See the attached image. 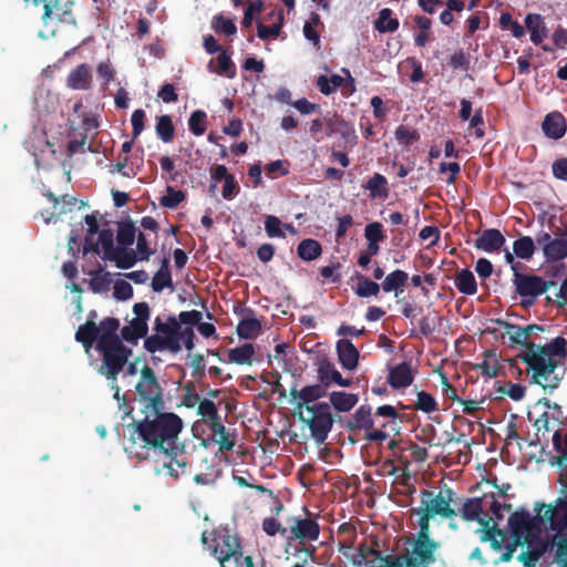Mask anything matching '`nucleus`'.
I'll return each instance as SVG.
<instances>
[{
  "label": "nucleus",
  "mask_w": 567,
  "mask_h": 567,
  "mask_svg": "<svg viewBox=\"0 0 567 567\" xmlns=\"http://www.w3.org/2000/svg\"><path fill=\"white\" fill-rule=\"evenodd\" d=\"M505 237L495 228L485 229L476 239L475 247L486 252L498 251L505 244Z\"/></svg>",
  "instance_id": "obj_24"
},
{
  "label": "nucleus",
  "mask_w": 567,
  "mask_h": 567,
  "mask_svg": "<svg viewBox=\"0 0 567 567\" xmlns=\"http://www.w3.org/2000/svg\"><path fill=\"white\" fill-rule=\"evenodd\" d=\"M113 296L117 300H127L133 297V287L125 280H118L114 285Z\"/></svg>",
  "instance_id": "obj_64"
},
{
  "label": "nucleus",
  "mask_w": 567,
  "mask_h": 567,
  "mask_svg": "<svg viewBox=\"0 0 567 567\" xmlns=\"http://www.w3.org/2000/svg\"><path fill=\"white\" fill-rule=\"evenodd\" d=\"M44 196L52 203L53 205V210L50 212V213H41V216L42 218L44 219V221L47 224H49L53 218L62 215V214H65L68 212L66 208H64V206H60V198L56 197L51 190H48L44 193Z\"/></svg>",
  "instance_id": "obj_58"
},
{
  "label": "nucleus",
  "mask_w": 567,
  "mask_h": 567,
  "mask_svg": "<svg viewBox=\"0 0 567 567\" xmlns=\"http://www.w3.org/2000/svg\"><path fill=\"white\" fill-rule=\"evenodd\" d=\"M328 391L321 385V383L306 385L302 389L298 390L296 386L290 389V398L293 403L296 410L301 412L305 408L311 406L310 403H313L321 398L327 395Z\"/></svg>",
  "instance_id": "obj_16"
},
{
  "label": "nucleus",
  "mask_w": 567,
  "mask_h": 567,
  "mask_svg": "<svg viewBox=\"0 0 567 567\" xmlns=\"http://www.w3.org/2000/svg\"><path fill=\"white\" fill-rule=\"evenodd\" d=\"M100 329L95 321L86 320L84 324H81L74 336L76 342L81 343L86 353H90L94 343H99Z\"/></svg>",
  "instance_id": "obj_22"
},
{
  "label": "nucleus",
  "mask_w": 567,
  "mask_h": 567,
  "mask_svg": "<svg viewBox=\"0 0 567 567\" xmlns=\"http://www.w3.org/2000/svg\"><path fill=\"white\" fill-rule=\"evenodd\" d=\"M107 260L114 261L120 269H130L136 264L137 254L134 249L118 246Z\"/></svg>",
  "instance_id": "obj_33"
},
{
  "label": "nucleus",
  "mask_w": 567,
  "mask_h": 567,
  "mask_svg": "<svg viewBox=\"0 0 567 567\" xmlns=\"http://www.w3.org/2000/svg\"><path fill=\"white\" fill-rule=\"evenodd\" d=\"M348 426L350 430H364L365 432L372 430L374 421L369 405H361L352 414Z\"/></svg>",
  "instance_id": "obj_28"
},
{
  "label": "nucleus",
  "mask_w": 567,
  "mask_h": 567,
  "mask_svg": "<svg viewBox=\"0 0 567 567\" xmlns=\"http://www.w3.org/2000/svg\"><path fill=\"white\" fill-rule=\"evenodd\" d=\"M481 370V373L487 378H496L499 372L497 359L494 353L486 352L485 359L482 363L476 365Z\"/></svg>",
  "instance_id": "obj_51"
},
{
  "label": "nucleus",
  "mask_w": 567,
  "mask_h": 567,
  "mask_svg": "<svg viewBox=\"0 0 567 567\" xmlns=\"http://www.w3.org/2000/svg\"><path fill=\"white\" fill-rule=\"evenodd\" d=\"M202 543L210 549L220 567H235L236 559L243 554L239 537L229 528H217L209 535L204 532Z\"/></svg>",
  "instance_id": "obj_6"
},
{
  "label": "nucleus",
  "mask_w": 567,
  "mask_h": 567,
  "mask_svg": "<svg viewBox=\"0 0 567 567\" xmlns=\"http://www.w3.org/2000/svg\"><path fill=\"white\" fill-rule=\"evenodd\" d=\"M392 10L384 8L380 10L378 18L373 22L374 29L380 33H392L399 29L400 22L392 18Z\"/></svg>",
  "instance_id": "obj_34"
},
{
  "label": "nucleus",
  "mask_w": 567,
  "mask_h": 567,
  "mask_svg": "<svg viewBox=\"0 0 567 567\" xmlns=\"http://www.w3.org/2000/svg\"><path fill=\"white\" fill-rule=\"evenodd\" d=\"M440 320L441 318L435 313H429L427 316L423 317L419 322L421 334L424 337L431 336L436 329V322Z\"/></svg>",
  "instance_id": "obj_63"
},
{
  "label": "nucleus",
  "mask_w": 567,
  "mask_h": 567,
  "mask_svg": "<svg viewBox=\"0 0 567 567\" xmlns=\"http://www.w3.org/2000/svg\"><path fill=\"white\" fill-rule=\"evenodd\" d=\"M167 461L163 462V467L167 468L168 474L174 478H178L182 474L186 472L187 460L184 453V446L177 444V450L175 454L162 453Z\"/></svg>",
  "instance_id": "obj_23"
},
{
  "label": "nucleus",
  "mask_w": 567,
  "mask_h": 567,
  "mask_svg": "<svg viewBox=\"0 0 567 567\" xmlns=\"http://www.w3.org/2000/svg\"><path fill=\"white\" fill-rule=\"evenodd\" d=\"M322 247L316 239L307 238L299 243L297 247V255L305 261H312L320 257Z\"/></svg>",
  "instance_id": "obj_38"
},
{
  "label": "nucleus",
  "mask_w": 567,
  "mask_h": 567,
  "mask_svg": "<svg viewBox=\"0 0 567 567\" xmlns=\"http://www.w3.org/2000/svg\"><path fill=\"white\" fill-rule=\"evenodd\" d=\"M394 135L398 142L404 146H409L420 140V134L416 130H410L404 125L398 126Z\"/></svg>",
  "instance_id": "obj_56"
},
{
  "label": "nucleus",
  "mask_w": 567,
  "mask_h": 567,
  "mask_svg": "<svg viewBox=\"0 0 567 567\" xmlns=\"http://www.w3.org/2000/svg\"><path fill=\"white\" fill-rule=\"evenodd\" d=\"M414 374L411 363L404 361L390 368L388 383L393 389L408 388L413 383Z\"/></svg>",
  "instance_id": "obj_19"
},
{
  "label": "nucleus",
  "mask_w": 567,
  "mask_h": 567,
  "mask_svg": "<svg viewBox=\"0 0 567 567\" xmlns=\"http://www.w3.org/2000/svg\"><path fill=\"white\" fill-rule=\"evenodd\" d=\"M525 545H527V550L517 556V560H519L524 567H535L536 563L549 548V542L543 540L540 535H538V538H529Z\"/></svg>",
  "instance_id": "obj_18"
},
{
  "label": "nucleus",
  "mask_w": 567,
  "mask_h": 567,
  "mask_svg": "<svg viewBox=\"0 0 567 567\" xmlns=\"http://www.w3.org/2000/svg\"><path fill=\"white\" fill-rule=\"evenodd\" d=\"M144 348L150 353L161 352L165 350V337L158 333L145 337Z\"/></svg>",
  "instance_id": "obj_62"
},
{
  "label": "nucleus",
  "mask_w": 567,
  "mask_h": 567,
  "mask_svg": "<svg viewBox=\"0 0 567 567\" xmlns=\"http://www.w3.org/2000/svg\"><path fill=\"white\" fill-rule=\"evenodd\" d=\"M310 414L306 417L302 412H298V419L306 423L311 432V436L318 444L323 443L333 426V416L328 402H319L307 406Z\"/></svg>",
  "instance_id": "obj_9"
},
{
  "label": "nucleus",
  "mask_w": 567,
  "mask_h": 567,
  "mask_svg": "<svg viewBox=\"0 0 567 567\" xmlns=\"http://www.w3.org/2000/svg\"><path fill=\"white\" fill-rule=\"evenodd\" d=\"M538 513L532 516L526 509H518L511 514L508 518V528L512 536L517 537L524 542L529 538H538L542 533L540 512L544 504H536Z\"/></svg>",
  "instance_id": "obj_10"
},
{
  "label": "nucleus",
  "mask_w": 567,
  "mask_h": 567,
  "mask_svg": "<svg viewBox=\"0 0 567 567\" xmlns=\"http://www.w3.org/2000/svg\"><path fill=\"white\" fill-rule=\"evenodd\" d=\"M100 329L99 343H110L122 341V337L117 334L120 321L116 318L107 317L97 326Z\"/></svg>",
  "instance_id": "obj_30"
},
{
  "label": "nucleus",
  "mask_w": 567,
  "mask_h": 567,
  "mask_svg": "<svg viewBox=\"0 0 567 567\" xmlns=\"http://www.w3.org/2000/svg\"><path fill=\"white\" fill-rule=\"evenodd\" d=\"M236 331L240 339H255L261 331V323L256 318H243Z\"/></svg>",
  "instance_id": "obj_40"
},
{
  "label": "nucleus",
  "mask_w": 567,
  "mask_h": 567,
  "mask_svg": "<svg viewBox=\"0 0 567 567\" xmlns=\"http://www.w3.org/2000/svg\"><path fill=\"white\" fill-rule=\"evenodd\" d=\"M363 187L369 190V196L372 199L386 198L389 196L388 181L380 173H374Z\"/></svg>",
  "instance_id": "obj_32"
},
{
  "label": "nucleus",
  "mask_w": 567,
  "mask_h": 567,
  "mask_svg": "<svg viewBox=\"0 0 567 567\" xmlns=\"http://www.w3.org/2000/svg\"><path fill=\"white\" fill-rule=\"evenodd\" d=\"M185 199V193L177 190L172 186L166 187V194L162 196L159 203L165 208H176Z\"/></svg>",
  "instance_id": "obj_53"
},
{
  "label": "nucleus",
  "mask_w": 567,
  "mask_h": 567,
  "mask_svg": "<svg viewBox=\"0 0 567 567\" xmlns=\"http://www.w3.org/2000/svg\"><path fill=\"white\" fill-rule=\"evenodd\" d=\"M336 349L342 368L352 371L358 367L360 353L349 339H340Z\"/></svg>",
  "instance_id": "obj_20"
},
{
  "label": "nucleus",
  "mask_w": 567,
  "mask_h": 567,
  "mask_svg": "<svg viewBox=\"0 0 567 567\" xmlns=\"http://www.w3.org/2000/svg\"><path fill=\"white\" fill-rule=\"evenodd\" d=\"M305 516H290L287 518V526L284 529V538L289 545L297 543L302 547V550L313 556L316 547L311 546L312 543L317 542L320 536V525L318 517L312 515L307 507H303Z\"/></svg>",
  "instance_id": "obj_5"
},
{
  "label": "nucleus",
  "mask_w": 567,
  "mask_h": 567,
  "mask_svg": "<svg viewBox=\"0 0 567 567\" xmlns=\"http://www.w3.org/2000/svg\"><path fill=\"white\" fill-rule=\"evenodd\" d=\"M95 350L101 354L102 362L97 372L114 383L117 375L128 362L132 355V349L127 348L123 341L97 343Z\"/></svg>",
  "instance_id": "obj_7"
},
{
  "label": "nucleus",
  "mask_w": 567,
  "mask_h": 567,
  "mask_svg": "<svg viewBox=\"0 0 567 567\" xmlns=\"http://www.w3.org/2000/svg\"><path fill=\"white\" fill-rule=\"evenodd\" d=\"M413 409L424 413H432L439 411V405L436 400L430 393L425 391H419Z\"/></svg>",
  "instance_id": "obj_49"
},
{
  "label": "nucleus",
  "mask_w": 567,
  "mask_h": 567,
  "mask_svg": "<svg viewBox=\"0 0 567 567\" xmlns=\"http://www.w3.org/2000/svg\"><path fill=\"white\" fill-rule=\"evenodd\" d=\"M551 441L556 454L550 457L549 463L563 468L567 464V429L556 430Z\"/></svg>",
  "instance_id": "obj_26"
},
{
  "label": "nucleus",
  "mask_w": 567,
  "mask_h": 567,
  "mask_svg": "<svg viewBox=\"0 0 567 567\" xmlns=\"http://www.w3.org/2000/svg\"><path fill=\"white\" fill-rule=\"evenodd\" d=\"M133 312L135 318L121 329V337L126 342L136 344L138 339L147 336L151 309L148 303L143 301L133 306Z\"/></svg>",
  "instance_id": "obj_12"
},
{
  "label": "nucleus",
  "mask_w": 567,
  "mask_h": 567,
  "mask_svg": "<svg viewBox=\"0 0 567 567\" xmlns=\"http://www.w3.org/2000/svg\"><path fill=\"white\" fill-rule=\"evenodd\" d=\"M381 285L378 282L363 277L359 276V284L357 288L354 289V292L360 298H369L372 296H378L380 292Z\"/></svg>",
  "instance_id": "obj_48"
},
{
  "label": "nucleus",
  "mask_w": 567,
  "mask_h": 567,
  "mask_svg": "<svg viewBox=\"0 0 567 567\" xmlns=\"http://www.w3.org/2000/svg\"><path fill=\"white\" fill-rule=\"evenodd\" d=\"M284 23L282 13H279V21L272 25H265L262 23H258L257 25V35L262 39L277 38L280 33L281 27Z\"/></svg>",
  "instance_id": "obj_57"
},
{
  "label": "nucleus",
  "mask_w": 567,
  "mask_h": 567,
  "mask_svg": "<svg viewBox=\"0 0 567 567\" xmlns=\"http://www.w3.org/2000/svg\"><path fill=\"white\" fill-rule=\"evenodd\" d=\"M135 389L137 401L142 404L141 410H165L163 388L150 365L142 368Z\"/></svg>",
  "instance_id": "obj_8"
},
{
  "label": "nucleus",
  "mask_w": 567,
  "mask_h": 567,
  "mask_svg": "<svg viewBox=\"0 0 567 567\" xmlns=\"http://www.w3.org/2000/svg\"><path fill=\"white\" fill-rule=\"evenodd\" d=\"M206 118L207 115L204 111H194L188 120L189 131L196 136L203 135L206 131Z\"/></svg>",
  "instance_id": "obj_52"
},
{
  "label": "nucleus",
  "mask_w": 567,
  "mask_h": 567,
  "mask_svg": "<svg viewBox=\"0 0 567 567\" xmlns=\"http://www.w3.org/2000/svg\"><path fill=\"white\" fill-rule=\"evenodd\" d=\"M265 230L269 237H279L285 238L286 235L282 231V223L281 220L274 215H269L265 219Z\"/></svg>",
  "instance_id": "obj_60"
},
{
  "label": "nucleus",
  "mask_w": 567,
  "mask_h": 567,
  "mask_svg": "<svg viewBox=\"0 0 567 567\" xmlns=\"http://www.w3.org/2000/svg\"><path fill=\"white\" fill-rule=\"evenodd\" d=\"M255 354V348L251 343H245L240 347L229 349L228 361L239 365H250L252 363V357Z\"/></svg>",
  "instance_id": "obj_37"
},
{
  "label": "nucleus",
  "mask_w": 567,
  "mask_h": 567,
  "mask_svg": "<svg viewBox=\"0 0 567 567\" xmlns=\"http://www.w3.org/2000/svg\"><path fill=\"white\" fill-rule=\"evenodd\" d=\"M409 279V275L401 270L395 269L384 278L381 288L384 292H394L395 296L404 291V286Z\"/></svg>",
  "instance_id": "obj_31"
},
{
  "label": "nucleus",
  "mask_w": 567,
  "mask_h": 567,
  "mask_svg": "<svg viewBox=\"0 0 567 567\" xmlns=\"http://www.w3.org/2000/svg\"><path fill=\"white\" fill-rule=\"evenodd\" d=\"M144 415L141 420H133L127 425L132 443L141 442L143 447L154 453L175 454L178 434L183 430L182 419L165 410H141Z\"/></svg>",
  "instance_id": "obj_2"
},
{
  "label": "nucleus",
  "mask_w": 567,
  "mask_h": 567,
  "mask_svg": "<svg viewBox=\"0 0 567 567\" xmlns=\"http://www.w3.org/2000/svg\"><path fill=\"white\" fill-rule=\"evenodd\" d=\"M536 244L542 247L547 261H560L567 258V238L551 237L547 231L536 235Z\"/></svg>",
  "instance_id": "obj_13"
},
{
  "label": "nucleus",
  "mask_w": 567,
  "mask_h": 567,
  "mask_svg": "<svg viewBox=\"0 0 567 567\" xmlns=\"http://www.w3.org/2000/svg\"><path fill=\"white\" fill-rule=\"evenodd\" d=\"M39 2L43 3L42 20L45 23L48 19L55 17L60 22L75 24V19L72 14L73 0H34L35 4Z\"/></svg>",
  "instance_id": "obj_14"
},
{
  "label": "nucleus",
  "mask_w": 567,
  "mask_h": 567,
  "mask_svg": "<svg viewBox=\"0 0 567 567\" xmlns=\"http://www.w3.org/2000/svg\"><path fill=\"white\" fill-rule=\"evenodd\" d=\"M555 547L554 563L557 567H567V535L555 534L549 543Z\"/></svg>",
  "instance_id": "obj_39"
},
{
  "label": "nucleus",
  "mask_w": 567,
  "mask_h": 567,
  "mask_svg": "<svg viewBox=\"0 0 567 567\" xmlns=\"http://www.w3.org/2000/svg\"><path fill=\"white\" fill-rule=\"evenodd\" d=\"M155 131L163 143H171L175 136V127L169 115H159L156 117Z\"/></svg>",
  "instance_id": "obj_41"
},
{
  "label": "nucleus",
  "mask_w": 567,
  "mask_h": 567,
  "mask_svg": "<svg viewBox=\"0 0 567 567\" xmlns=\"http://www.w3.org/2000/svg\"><path fill=\"white\" fill-rule=\"evenodd\" d=\"M375 415L381 417H389L390 421H386L381 424L382 429L390 427L395 434L399 433V427L396 424V419H399V413L396 409L390 404L381 405L377 408Z\"/></svg>",
  "instance_id": "obj_47"
},
{
  "label": "nucleus",
  "mask_w": 567,
  "mask_h": 567,
  "mask_svg": "<svg viewBox=\"0 0 567 567\" xmlns=\"http://www.w3.org/2000/svg\"><path fill=\"white\" fill-rule=\"evenodd\" d=\"M535 249V243L529 236H520L513 243L514 255L523 260H530Z\"/></svg>",
  "instance_id": "obj_42"
},
{
  "label": "nucleus",
  "mask_w": 567,
  "mask_h": 567,
  "mask_svg": "<svg viewBox=\"0 0 567 567\" xmlns=\"http://www.w3.org/2000/svg\"><path fill=\"white\" fill-rule=\"evenodd\" d=\"M461 515L464 520H476L481 526L484 519L491 518L483 512L482 498L480 497L466 498L461 507Z\"/></svg>",
  "instance_id": "obj_27"
},
{
  "label": "nucleus",
  "mask_w": 567,
  "mask_h": 567,
  "mask_svg": "<svg viewBox=\"0 0 567 567\" xmlns=\"http://www.w3.org/2000/svg\"><path fill=\"white\" fill-rule=\"evenodd\" d=\"M344 79L339 74H332L330 78L326 75L318 76L316 84L319 91L324 95H330L342 86Z\"/></svg>",
  "instance_id": "obj_44"
},
{
  "label": "nucleus",
  "mask_w": 567,
  "mask_h": 567,
  "mask_svg": "<svg viewBox=\"0 0 567 567\" xmlns=\"http://www.w3.org/2000/svg\"><path fill=\"white\" fill-rule=\"evenodd\" d=\"M197 414L202 416L205 423L219 415L216 404L209 399H203L199 402Z\"/></svg>",
  "instance_id": "obj_59"
},
{
  "label": "nucleus",
  "mask_w": 567,
  "mask_h": 567,
  "mask_svg": "<svg viewBox=\"0 0 567 567\" xmlns=\"http://www.w3.org/2000/svg\"><path fill=\"white\" fill-rule=\"evenodd\" d=\"M92 73L86 63H82L71 70L66 78V85L72 90H89L91 87Z\"/></svg>",
  "instance_id": "obj_25"
},
{
  "label": "nucleus",
  "mask_w": 567,
  "mask_h": 567,
  "mask_svg": "<svg viewBox=\"0 0 567 567\" xmlns=\"http://www.w3.org/2000/svg\"><path fill=\"white\" fill-rule=\"evenodd\" d=\"M216 60L217 66L215 69L212 68L213 61L208 63L209 71L217 74H226L230 79L235 76V65L226 50L220 51Z\"/></svg>",
  "instance_id": "obj_43"
},
{
  "label": "nucleus",
  "mask_w": 567,
  "mask_h": 567,
  "mask_svg": "<svg viewBox=\"0 0 567 567\" xmlns=\"http://www.w3.org/2000/svg\"><path fill=\"white\" fill-rule=\"evenodd\" d=\"M542 128L547 137L559 140L566 133V120L559 112L548 113L543 121Z\"/></svg>",
  "instance_id": "obj_21"
},
{
  "label": "nucleus",
  "mask_w": 567,
  "mask_h": 567,
  "mask_svg": "<svg viewBox=\"0 0 567 567\" xmlns=\"http://www.w3.org/2000/svg\"><path fill=\"white\" fill-rule=\"evenodd\" d=\"M330 403L339 412H348L358 403V395L343 391H333L329 395Z\"/></svg>",
  "instance_id": "obj_36"
},
{
  "label": "nucleus",
  "mask_w": 567,
  "mask_h": 567,
  "mask_svg": "<svg viewBox=\"0 0 567 567\" xmlns=\"http://www.w3.org/2000/svg\"><path fill=\"white\" fill-rule=\"evenodd\" d=\"M454 284L461 293L473 296L477 291L476 279L470 269L458 271L455 276Z\"/></svg>",
  "instance_id": "obj_35"
},
{
  "label": "nucleus",
  "mask_w": 567,
  "mask_h": 567,
  "mask_svg": "<svg viewBox=\"0 0 567 567\" xmlns=\"http://www.w3.org/2000/svg\"><path fill=\"white\" fill-rule=\"evenodd\" d=\"M495 323L504 328L511 348H524L518 358L532 373L530 382L540 385L544 390L557 389L561 377L556 371L567 358V340L559 336L545 344L534 343L529 342L527 336L533 331H545L544 326L534 323L520 327L503 319H496Z\"/></svg>",
  "instance_id": "obj_1"
},
{
  "label": "nucleus",
  "mask_w": 567,
  "mask_h": 567,
  "mask_svg": "<svg viewBox=\"0 0 567 567\" xmlns=\"http://www.w3.org/2000/svg\"><path fill=\"white\" fill-rule=\"evenodd\" d=\"M364 237L368 241L380 243L385 239L382 224L378 221L370 223L364 228Z\"/></svg>",
  "instance_id": "obj_61"
},
{
  "label": "nucleus",
  "mask_w": 567,
  "mask_h": 567,
  "mask_svg": "<svg viewBox=\"0 0 567 567\" xmlns=\"http://www.w3.org/2000/svg\"><path fill=\"white\" fill-rule=\"evenodd\" d=\"M440 548V543L431 538V529L419 527L415 539L411 544V549L405 554L391 556L383 555L381 550L362 545L359 547L360 558L374 556L379 563H384L386 567H429L435 561V551Z\"/></svg>",
  "instance_id": "obj_3"
},
{
  "label": "nucleus",
  "mask_w": 567,
  "mask_h": 567,
  "mask_svg": "<svg viewBox=\"0 0 567 567\" xmlns=\"http://www.w3.org/2000/svg\"><path fill=\"white\" fill-rule=\"evenodd\" d=\"M317 372L319 382L327 391L331 384L348 388L352 383L351 379H344L334 364L327 359L320 361Z\"/></svg>",
  "instance_id": "obj_17"
},
{
  "label": "nucleus",
  "mask_w": 567,
  "mask_h": 567,
  "mask_svg": "<svg viewBox=\"0 0 567 567\" xmlns=\"http://www.w3.org/2000/svg\"><path fill=\"white\" fill-rule=\"evenodd\" d=\"M512 269L514 271L513 282L516 292L523 298H529L526 305H532L537 297L545 293L554 285L553 281L545 280L539 276L522 274L517 271L515 266Z\"/></svg>",
  "instance_id": "obj_11"
},
{
  "label": "nucleus",
  "mask_w": 567,
  "mask_h": 567,
  "mask_svg": "<svg viewBox=\"0 0 567 567\" xmlns=\"http://www.w3.org/2000/svg\"><path fill=\"white\" fill-rule=\"evenodd\" d=\"M454 491L444 485L437 492L433 489H423L420 494V506L414 511L419 515V527H430V520L439 516L442 519H450L457 515L454 509Z\"/></svg>",
  "instance_id": "obj_4"
},
{
  "label": "nucleus",
  "mask_w": 567,
  "mask_h": 567,
  "mask_svg": "<svg viewBox=\"0 0 567 567\" xmlns=\"http://www.w3.org/2000/svg\"><path fill=\"white\" fill-rule=\"evenodd\" d=\"M525 25L530 32V41L539 44L547 37V28L538 13H529L525 18Z\"/></svg>",
  "instance_id": "obj_29"
},
{
  "label": "nucleus",
  "mask_w": 567,
  "mask_h": 567,
  "mask_svg": "<svg viewBox=\"0 0 567 567\" xmlns=\"http://www.w3.org/2000/svg\"><path fill=\"white\" fill-rule=\"evenodd\" d=\"M136 238V227L133 223H123L117 230V243L121 247H128L134 244Z\"/></svg>",
  "instance_id": "obj_50"
},
{
  "label": "nucleus",
  "mask_w": 567,
  "mask_h": 567,
  "mask_svg": "<svg viewBox=\"0 0 567 567\" xmlns=\"http://www.w3.org/2000/svg\"><path fill=\"white\" fill-rule=\"evenodd\" d=\"M414 22L420 29V32L414 35L415 44L420 48H424L430 39L432 21L424 16H416Z\"/></svg>",
  "instance_id": "obj_46"
},
{
  "label": "nucleus",
  "mask_w": 567,
  "mask_h": 567,
  "mask_svg": "<svg viewBox=\"0 0 567 567\" xmlns=\"http://www.w3.org/2000/svg\"><path fill=\"white\" fill-rule=\"evenodd\" d=\"M99 247L103 249V259L107 260L111 255L115 251L114 235L111 229H102L99 235Z\"/></svg>",
  "instance_id": "obj_54"
},
{
  "label": "nucleus",
  "mask_w": 567,
  "mask_h": 567,
  "mask_svg": "<svg viewBox=\"0 0 567 567\" xmlns=\"http://www.w3.org/2000/svg\"><path fill=\"white\" fill-rule=\"evenodd\" d=\"M212 25L217 33L233 35L237 32V27L234 21L225 18L223 14L215 16Z\"/></svg>",
  "instance_id": "obj_55"
},
{
  "label": "nucleus",
  "mask_w": 567,
  "mask_h": 567,
  "mask_svg": "<svg viewBox=\"0 0 567 567\" xmlns=\"http://www.w3.org/2000/svg\"><path fill=\"white\" fill-rule=\"evenodd\" d=\"M544 514L540 513V524H549V529L556 534H563L567 529V499L558 498L555 504L545 506Z\"/></svg>",
  "instance_id": "obj_15"
},
{
  "label": "nucleus",
  "mask_w": 567,
  "mask_h": 567,
  "mask_svg": "<svg viewBox=\"0 0 567 567\" xmlns=\"http://www.w3.org/2000/svg\"><path fill=\"white\" fill-rule=\"evenodd\" d=\"M90 280V288L93 292H104L110 289L112 284L111 274L99 269L93 271Z\"/></svg>",
  "instance_id": "obj_45"
}]
</instances>
